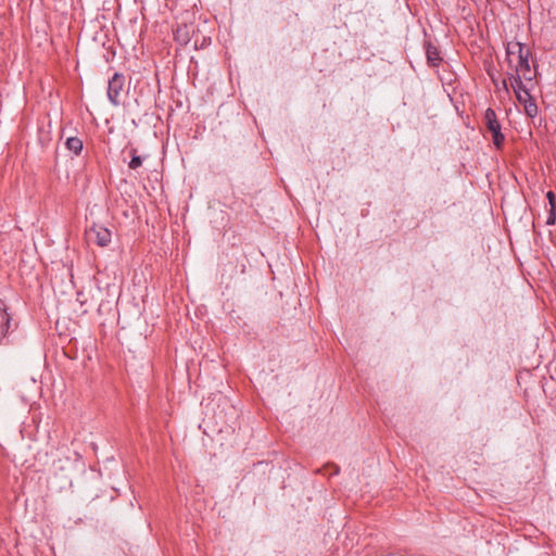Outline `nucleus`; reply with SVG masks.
Returning a JSON list of instances; mask_svg holds the SVG:
<instances>
[{
	"mask_svg": "<svg viewBox=\"0 0 556 556\" xmlns=\"http://www.w3.org/2000/svg\"><path fill=\"white\" fill-rule=\"evenodd\" d=\"M523 105L525 112L529 117H534L538 114V105L534 100L531 98H527L526 101L520 102Z\"/></svg>",
	"mask_w": 556,
	"mask_h": 556,
	"instance_id": "obj_8",
	"label": "nucleus"
},
{
	"mask_svg": "<svg viewBox=\"0 0 556 556\" xmlns=\"http://www.w3.org/2000/svg\"><path fill=\"white\" fill-rule=\"evenodd\" d=\"M507 59L510 66L515 67V75L519 79L532 80V74L529 63L530 50L520 42H511L507 46Z\"/></svg>",
	"mask_w": 556,
	"mask_h": 556,
	"instance_id": "obj_1",
	"label": "nucleus"
},
{
	"mask_svg": "<svg viewBox=\"0 0 556 556\" xmlns=\"http://www.w3.org/2000/svg\"><path fill=\"white\" fill-rule=\"evenodd\" d=\"M12 327L11 315L8 313V306L0 299V343L7 338Z\"/></svg>",
	"mask_w": 556,
	"mask_h": 556,
	"instance_id": "obj_4",
	"label": "nucleus"
},
{
	"mask_svg": "<svg viewBox=\"0 0 556 556\" xmlns=\"http://www.w3.org/2000/svg\"><path fill=\"white\" fill-rule=\"evenodd\" d=\"M509 85L519 103L526 101L527 98H531L529 90L525 87L522 79H519V77H509Z\"/></svg>",
	"mask_w": 556,
	"mask_h": 556,
	"instance_id": "obj_5",
	"label": "nucleus"
},
{
	"mask_svg": "<svg viewBox=\"0 0 556 556\" xmlns=\"http://www.w3.org/2000/svg\"><path fill=\"white\" fill-rule=\"evenodd\" d=\"M88 240L94 241L99 247H106L111 242V231L99 225L92 226L87 231Z\"/></svg>",
	"mask_w": 556,
	"mask_h": 556,
	"instance_id": "obj_3",
	"label": "nucleus"
},
{
	"mask_svg": "<svg viewBox=\"0 0 556 556\" xmlns=\"http://www.w3.org/2000/svg\"><path fill=\"white\" fill-rule=\"evenodd\" d=\"M546 198H547V200L549 202L551 207L555 208V194H554V192L548 191L547 194H546Z\"/></svg>",
	"mask_w": 556,
	"mask_h": 556,
	"instance_id": "obj_13",
	"label": "nucleus"
},
{
	"mask_svg": "<svg viewBox=\"0 0 556 556\" xmlns=\"http://www.w3.org/2000/svg\"><path fill=\"white\" fill-rule=\"evenodd\" d=\"M484 123L488 128V130L493 134L497 130H501V125L497 121L496 114L493 109H486L484 112Z\"/></svg>",
	"mask_w": 556,
	"mask_h": 556,
	"instance_id": "obj_6",
	"label": "nucleus"
},
{
	"mask_svg": "<svg viewBox=\"0 0 556 556\" xmlns=\"http://www.w3.org/2000/svg\"><path fill=\"white\" fill-rule=\"evenodd\" d=\"M503 88L508 91V85H507V81L506 80H503Z\"/></svg>",
	"mask_w": 556,
	"mask_h": 556,
	"instance_id": "obj_15",
	"label": "nucleus"
},
{
	"mask_svg": "<svg viewBox=\"0 0 556 556\" xmlns=\"http://www.w3.org/2000/svg\"><path fill=\"white\" fill-rule=\"evenodd\" d=\"M427 59L428 62L431 63L433 66L438 65V62L440 61L439 51L434 47H429L427 49Z\"/></svg>",
	"mask_w": 556,
	"mask_h": 556,
	"instance_id": "obj_10",
	"label": "nucleus"
},
{
	"mask_svg": "<svg viewBox=\"0 0 556 556\" xmlns=\"http://www.w3.org/2000/svg\"><path fill=\"white\" fill-rule=\"evenodd\" d=\"M556 220V213H555V208H552L549 210V214H548V218H547V224L548 225H553Z\"/></svg>",
	"mask_w": 556,
	"mask_h": 556,
	"instance_id": "obj_12",
	"label": "nucleus"
},
{
	"mask_svg": "<svg viewBox=\"0 0 556 556\" xmlns=\"http://www.w3.org/2000/svg\"><path fill=\"white\" fill-rule=\"evenodd\" d=\"M125 78L123 75L115 73L109 80L108 98L113 105L119 104L121 92L124 88Z\"/></svg>",
	"mask_w": 556,
	"mask_h": 556,
	"instance_id": "obj_2",
	"label": "nucleus"
},
{
	"mask_svg": "<svg viewBox=\"0 0 556 556\" xmlns=\"http://www.w3.org/2000/svg\"><path fill=\"white\" fill-rule=\"evenodd\" d=\"M492 139H493L494 146L497 149H500V148H502V146L504 143L505 137H504V135L502 134L501 130H497L496 132L492 134Z\"/></svg>",
	"mask_w": 556,
	"mask_h": 556,
	"instance_id": "obj_11",
	"label": "nucleus"
},
{
	"mask_svg": "<svg viewBox=\"0 0 556 556\" xmlns=\"http://www.w3.org/2000/svg\"><path fill=\"white\" fill-rule=\"evenodd\" d=\"M77 301H79L81 304H84L85 299L83 292H77Z\"/></svg>",
	"mask_w": 556,
	"mask_h": 556,
	"instance_id": "obj_14",
	"label": "nucleus"
},
{
	"mask_svg": "<svg viewBox=\"0 0 556 556\" xmlns=\"http://www.w3.org/2000/svg\"><path fill=\"white\" fill-rule=\"evenodd\" d=\"M131 160L128 163L130 169H137L142 165V157L137 154L136 149L130 150Z\"/></svg>",
	"mask_w": 556,
	"mask_h": 556,
	"instance_id": "obj_9",
	"label": "nucleus"
},
{
	"mask_svg": "<svg viewBox=\"0 0 556 556\" xmlns=\"http://www.w3.org/2000/svg\"><path fill=\"white\" fill-rule=\"evenodd\" d=\"M65 144L66 148L76 155H78L83 150V141L77 137L67 138Z\"/></svg>",
	"mask_w": 556,
	"mask_h": 556,
	"instance_id": "obj_7",
	"label": "nucleus"
}]
</instances>
